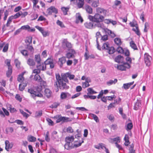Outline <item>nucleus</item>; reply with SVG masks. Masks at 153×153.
<instances>
[{"mask_svg":"<svg viewBox=\"0 0 153 153\" xmlns=\"http://www.w3.org/2000/svg\"><path fill=\"white\" fill-rule=\"evenodd\" d=\"M61 76L59 74H56V81L54 82V86L56 92L59 91V88L62 90L69 89V87L67 85V83H69L67 78H68L71 80L74 79L75 77L74 75L71 74L69 72L62 74Z\"/></svg>","mask_w":153,"mask_h":153,"instance_id":"f257e3e1","label":"nucleus"},{"mask_svg":"<svg viewBox=\"0 0 153 153\" xmlns=\"http://www.w3.org/2000/svg\"><path fill=\"white\" fill-rule=\"evenodd\" d=\"M108 39V36L107 35H105L101 36V39L104 41H105Z\"/></svg>","mask_w":153,"mask_h":153,"instance_id":"774afa93","label":"nucleus"},{"mask_svg":"<svg viewBox=\"0 0 153 153\" xmlns=\"http://www.w3.org/2000/svg\"><path fill=\"white\" fill-rule=\"evenodd\" d=\"M30 26L28 25L23 26L20 28V29L24 30H27V31H28V30Z\"/></svg>","mask_w":153,"mask_h":153,"instance_id":"603ef678","label":"nucleus"},{"mask_svg":"<svg viewBox=\"0 0 153 153\" xmlns=\"http://www.w3.org/2000/svg\"><path fill=\"white\" fill-rule=\"evenodd\" d=\"M21 53L25 56H27L28 55V51L25 50H23L20 51Z\"/></svg>","mask_w":153,"mask_h":153,"instance_id":"de8ad7c7","label":"nucleus"},{"mask_svg":"<svg viewBox=\"0 0 153 153\" xmlns=\"http://www.w3.org/2000/svg\"><path fill=\"white\" fill-rule=\"evenodd\" d=\"M82 141L81 142L79 141L78 142L79 143L78 144H74V146L72 145V143L66 142L64 146L65 148V149H66L67 150H70L74 148V147L76 148L78 147L81 146L82 143L84 142V140L82 138Z\"/></svg>","mask_w":153,"mask_h":153,"instance_id":"20e7f679","label":"nucleus"},{"mask_svg":"<svg viewBox=\"0 0 153 153\" xmlns=\"http://www.w3.org/2000/svg\"><path fill=\"white\" fill-rule=\"evenodd\" d=\"M85 27L87 28L91 29L95 27V25L92 22H87L84 24Z\"/></svg>","mask_w":153,"mask_h":153,"instance_id":"dca6fc26","label":"nucleus"},{"mask_svg":"<svg viewBox=\"0 0 153 153\" xmlns=\"http://www.w3.org/2000/svg\"><path fill=\"white\" fill-rule=\"evenodd\" d=\"M59 104L60 103L59 102H54L51 105V107L52 108H56L59 105Z\"/></svg>","mask_w":153,"mask_h":153,"instance_id":"09e8293b","label":"nucleus"},{"mask_svg":"<svg viewBox=\"0 0 153 153\" xmlns=\"http://www.w3.org/2000/svg\"><path fill=\"white\" fill-rule=\"evenodd\" d=\"M57 24L60 26L62 27H65V26L63 23V22L59 20H58L56 22Z\"/></svg>","mask_w":153,"mask_h":153,"instance_id":"864d4df0","label":"nucleus"},{"mask_svg":"<svg viewBox=\"0 0 153 153\" xmlns=\"http://www.w3.org/2000/svg\"><path fill=\"white\" fill-rule=\"evenodd\" d=\"M134 83V81L126 83H124L123 84V85L122 87V88H123L124 89L126 90L128 89L130 86L131 85H132Z\"/></svg>","mask_w":153,"mask_h":153,"instance_id":"6ab92c4d","label":"nucleus"},{"mask_svg":"<svg viewBox=\"0 0 153 153\" xmlns=\"http://www.w3.org/2000/svg\"><path fill=\"white\" fill-rule=\"evenodd\" d=\"M89 85L88 82V81L87 79H85V82H84L82 83V87L85 88L86 87H88Z\"/></svg>","mask_w":153,"mask_h":153,"instance_id":"a18cd8bd","label":"nucleus"},{"mask_svg":"<svg viewBox=\"0 0 153 153\" xmlns=\"http://www.w3.org/2000/svg\"><path fill=\"white\" fill-rule=\"evenodd\" d=\"M88 19L90 21L97 23V26L98 27H102V25L100 23L104 20V17L98 13H96L94 16L89 15L88 16Z\"/></svg>","mask_w":153,"mask_h":153,"instance_id":"f03ea898","label":"nucleus"},{"mask_svg":"<svg viewBox=\"0 0 153 153\" xmlns=\"http://www.w3.org/2000/svg\"><path fill=\"white\" fill-rule=\"evenodd\" d=\"M74 140V138L73 136L66 137L65 139L66 142L68 143H72Z\"/></svg>","mask_w":153,"mask_h":153,"instance_id":"4be33fe9","label":"nucleus"},{"mask_svg":"<svg viewBox=\"0 0 153 153\" xmlns=\"http://www.w3.org/2000/svg\"><path fill=\"white\" fill-rule=\"evenodd\" d=\"M115 43L118 45H120L121 44V40L118 38H116L114 39Z\"/></svg>","mask_w":153,"mask_h":153,"instance_id":"a19ab883","label":"nucleus"},{"mask_svg":"<svg viewBox=\"0 0 153 153\" xmlns=\"http://www.w3.org/2000/svg\"><path fill=\"white\" fill-rule=\"evenodd\" d=\"M76 53L75 51L73 49L69 50L68 52L67 53L66 56L68 59L74 57V54Z\"/></svg>","mask_w":153,"mask_h":153,"instance_id":"1a4fd4ad","label":"nucleus"},{"mask_svg":"<svg viewBox=\"0 0 153 153\" xmlns=\"http://www.w3.org/2000/svg\"><path fill=\"white\" fill-rule=\"evenodd\" d=\"M46 120L48 123V125L50 126H53L54 125L53 122L49 118H47Z\"/></svg>","mask_w":153,"mask_h":153,"instance_id":"8fccbe9b","label":"nucleus"},{"mask_svg":"<svg viewBox=\"0 0 153 153\" xmlns=\"http://www.w3.org/2000/svg\"><path fill=\"white\" fill-rule=\"evenodd\" d=\"M117 81V79H115L114 80H110L107 82V84L108 85H112L113 83L114 84H115Z\"/></svg>","mask_w":153,"mask_h":153,"instance_id":"f704fd0d","label":"nucleus"},{"mask_svg":"<svg viewBox=\"0 0 153 153\" xmlns=\"http://www.w3.org/2000/svg\"><path fill=\"white\" fill-rule=\"evenodd\" d=\"M42 110H39L36 112L35 114L34 117L35 118H39L42 116Z\"/></svg>","mask_w":153,"mask_h":153,"instance_id":"393cba45","label":"nucleus"},{"mask_svg":"<svg viewBox=\"0 0 153 153\" xmlns=\"http://www.w3.org/2000/svg\"><path fill=\"white\" fill-rule=\"evenodd\" d=\"M62 45H65L66 47L68 48H71V45L67 41V39H64L62 41Z\"/></svg>","mask_w":153,"mask_h":153,"instance_id":"a211bd4d","label":"nucleus"},{"mask_svg":"<svg viewBox=\"0 0 153 153\" xmlns=\"http://www.w3.org/2000/svg\"><path fill=\"white\" fill-rule=\"evenodd\" d=\"M109 45V44L108 42L105 43L102 46V48L106 50L109 54H113L115 52V49L114 47H110Z\"/></svg>","mask_w":153,"mask_h":153,"instance_id":"423d86ee","label":"nucleus"},{"mask_svg":"<svg viewBox=\"0 0 153 153\" xmlns=\"http://www.w3.org/2000/svg\"><path fill=\"white\" fill-rule=\"evenodd\" d=\"M83 20L79 13H77L76 15V23H78L80 22L82 23Z\"/></svg>","mask_w":153,"mask_h":153,"instance_id":"f3484780","label":"nucleus"},{"mask_svg":"<svg viewBox=\"0 0 153 153\" xmlns=\"http://www.w3.org/2000/svg\"><path fill=\"white\" fill-rule=\"evenodd\" d=\"M129 24H130V26L131 27H135L136 28V26H138L136 22H135L133 21L132 22H131L129 23Z\"/></svg>","mask_w":153,"mask_h":153,"instance_id":"5fc2aeb1","label":"nucleus"},{"mask_svg":"<svg viewBox=\"0 0 153 153\" xmlns=\"http://www.w3.org/2000/svg\"><path fill=\"white\" fill-rule=\"evenodd\" d=\"M104 30L106 34L109 35L111 37L114 38L115 36V35L114 33L111 30L107 28L105 29Z\"/></svg>","mask_w":153,"mask_h":153,"instance_id":"2eb2a0df","label":"nucleus"},{"mask_svg":"<svg viewBox=\"0 0 153 153\" xmlns=\"http://www.w3.org/2000/svg\"><path fill=\"white\" fill-rule=\"evenodd\" d=\"M99 5V1L97 0L93 1L91 4L92 7H95L98 6Z\"/></svg>","mask_w":153,"mask_h":153,"instance_id":"c9c22d12","label":"nucleus"},{"mask_svg":"<svg viewBox=\"0 0 153 153\" xmlns=\"http://www.w3.org/2000/svg\"><path fill=\"white\" fill-rule=\"evenodd\" d=\"M5 63L8 66V68L12 67L10 65V60L9 59H7L5 61Z\"/></svg>","mask_w":153,"mask_h":153,"instance_id":"6e6d98bb","label":"nucleus"},{"mask_svg":"<svg viewBox=\"0 0 153 153\" xmlns=\"http://www.w3.org/2000/svg\"><path fill=\"white\" fill-rule=\"evenodd\" d=\"M125 55L126 56H129L130 55V52L128 49L124 50V53Z\"/></svg>","mask_w":153,"mask_h":153,"instance_id":"0e129e2a","label":"nucleus"},{"mask_svg":"<svg viewBox=\"0 0 153 153\" xmlns=\"http://www.w3.org/2000/svg\"><path fill=\"white\" fill-rule=\"evenodd\" d=\"M12 67L8 68V70L6 72V75L7 77H9L12 74Z\"/></svg>","mask_w":153,"mask_h":153,"instance_id":"7c9ffc66","label":"nucleus"},{"mask_svg":"<svg viewBox=\"0 0 153 153\" xmlns=\"http://www.w3.org/2000/svg\"><path fill=\"white\" fill-rule=\"evenodd\" d=\"M152 60L151 57L147 53H146L144 55V60L147 66H149L151 64V61Z\"/></svg>","mask_w":153,"mask_h":153,"instance_id":"0eeeda50","label":"nucleus"},{"mask_svg":"<svg viewBox=\"0 0 153 153\" xmlns=\"http://www.w3.org/2000/svg\"><path fill=\"white\" fill-rule=\"evenodd\" d=\"M132 30L135 32V33L138 36H140V33L139 31L138 26L136 27V29L133 28Z\"/></svg>","mask_w":153,"mask_h":153,"instance_id":"ea45409f","label":"nucleus"},{"mask_svg":"<svg viewBox=\"0 0 153 153\" xmlns=\"http://www.w3.org/2000/svg\"><path fill=\"white\" fill-rule=\"evenodd\" d=\"M52 92L48 88H46L45 90V94L47 98H49L51 96Z\"/></svg>","mask_w":153,"mask_h":153,"instance_id":"412c9836","label":"nucleus"},{"mask_svg":"<svg viewBox=\"0 0 153 153\" xmlns=\"http://www.w3.org/2000/svg\"><path fill=\"white\" fill-rule=\"evenodd\" d=\"M130 67V65L127 62L124 63L123 65H118L117 68L122 71L126 70V68H129Z\"/></svg>","mask_w":153,"mask_h":153,"instance_id":"6e6552de","label":"nucleus"},{"mask_svg":"<svg viewBox=\"0 0 153 153\" xmlns=\"http://www.w3.org/2000/svg\"><path fill=\"white\" fill-rule=\"evenodd\" d=\"M124 59V58L123 56L119 55L115 58L114 60L115 62L118 63H122L123 62Z\"/></svg>","mask_w":153,"mask_h":153,"instance_id":"ddd939ff","label":"nucleus"},{"mask_svg":"<svg viewBox=\"0 0 153 153\" xmlns=\"http://www.w3.org/2000/svg\"><path fill=\"white\" fill-rule=\"evenodd\" d=\"M116 51L119 53L123 54L124 53V50L121 47H118Z\"/></svg>","mask_w":153,"mask_h":153,"instance_id":"79ce46f5","label":"nucleus"},{"mask_svg":"<svg viewBox=\"0 0 153 153\" xmlns=\"http://www.w3.org/2000/svg\"><path fill=\"white\" fill-rule=\"evenodd\" d=\"M69 8L68 7H62L61 8V10L63 12L64 15L67 14V12L68 11Z\"/></svg>","mask_w":153,"mask_h":153,"instance_id":"58836bf2","label":"nucleus"},{"mask_svg":"<svg viewBox=\"0 0 153 153\" xmlns=\"http://www.w3.org/2000/svg\"><path fill=\"white\" fill-rule=\"evenodd\" d=\"M24 73H23L19 75L17 78V80L20 82H22L24 80L23 75Z\"/></svg>","mask_w":153,"mask_h":153,"instance_id":"c85d7f7f","label":"nucleus"},{"mask_svg":"<svg viewBox=\"0 0 153 153\" xmlns=\"http://www.w3.org/2000/svg\"><path fill=\"white\" fill-rule=\"evenodd\" d=\"M59 62L60 63V67H62L63 64L65 63L66 62V57L64 56L59 58Z\"/></svg>","mask_w":153,"mask_h":153,"instance_id":"aec40b11","label":"nucleus"},{"mask_svg":"<svg viewBox=\"0 0 153 153\" xmlns=\"http://www.w3.org/2000/svg\"><path fill=\"white\" fill-rule=\"evenodd\" d=\"M27 49L30 51L31 52L33 51H34L33 48L32 46H30L28 45H27Z\"/></svg>","mask_w":153,"mask_h":153,"instance_id":"e2e57ef3","label":"nucleus"},{"mask_svg":"<svg viewBox=\"0 0 153 153\" xmlns=\"http://www.w3.org/2000/svg\"><path fill=\"white\" fill-rule=\"evenodd\" d=\"M134 145L132 144L130 145V147L129 149L128 153H133L135 152V150L134 149Z\"/></svg>","mask_w":153,"mask_h":153,"instance_id":"72a5a7b5","label":"nucleus"},{"mask_svg":"<svg viewBox=\"0 0 153 153\" xmlns=\"http://www.w3.org/2000/svg\"><path fill=\"white\" fill-rule=\"evenodd\" d=\"M130 45L131 48L134 50H138L137 46L133 41H131L130 42Z\"/></svg>","mask_w":153,"mask_h":153,"instance_id":"a878e982","label":"nucleus"},{"mask_svg":"<svg viewBox=\"0 0 153 153\" xmlns=\"http://www.w3.org/2000/svg\"><path fill=\"white\" fill-rule=\"evenodd\" d=\"M14 62L16 67L17 68H19V65H20V62L19 61L16 59H15Z\"/></svg>","mask_w":153,"mask_h":153,"instance_id":"4d7b16f0","label":"nucleus"},{"mask_svg":"<svg viewBox=\"0 0 153 153\" xmlns=\"http://www.w3.org/2000/svg\"><path fill=\"white\" fill-rule=\"evenodd\" d=\"M20 16L22 18L25 17L28 14V13L27 12H25L24 13H22V12L20 11Z\"/></svg>","mask_w":153,"mask_h":153,"instance_id":"052dcab7","label":"nucleus"},{"mask_svg":"<svg viewBox=\"0 0 153 153\" xmlns=\"http://www.w3.org/2000/svg\"><path fill=\"white\" fill-rule=\"evenodd\" d=\"M20 11L17 13H16L13 16H12L13 17L14 19H16L19 18V17L20 16V13H21Z\"/></svg>","mask_w":153,"mask_h":153,"instance_id":"13d9d810","label":"nucleus"},{"mask_svg":"<svg viewBox=\"0 0 153 153\" xmlns=\"http://www.w3.org/2000/svg\"><path fill=\"white\" fill-rule=\"evenodd\" d=\"M120 138L119 137H117L116 138H113V143L115 142V143H117L118 142H120Z\"/></svg>","mask_w":153,"mask_h":153,"instance_id":"bf43d9fd","label":"nucleus"},{"mask_svg":"<svg viewBox=\"0 0 153 153\" xmlns=\"http://www.w3.org/2000/svg\"><path fill=\"white\" fill-rule=\"evenodd\" d=\"M86 12L89 14H92L93 13V10L91 7L88 5H86L85 7Z\"/></svg>","mask_w":153,"mask_h":153,"instance_id":"5701e85b","label":"nucleus"},{"mask_svg":"<svg viewBox=\"0 0 153 153\" xmlns=\"http://www.w3.org/2000/svg\"><path fill=\"white\" fill-rule=\"evenodd\" d=\"M90 117H92L96 122H98L99 121L98 117L95 114H89Z\"/></svg>","mask_w":153,"mask_h":153,"instance_id":"473e14b6","label":"nucleus"},{"mask_svg":"<svg viewBox=\"0 0 153 153\" xmlns=\"http://www.w3.org/2000/svg\"><path fill=\"white\" fill-rule=\"evenodd\" d=\"M96 13L99 14H102L103 15H105L106 14V10L103 8L98 7L96 9Z\"/></svg>","mask_w":153,"mask_h":153,"instance_id":"f8f14e48","label":"nucleus"},{"mask_svg":"<svg viewBox=\"0 0 153 153\" xmlns=\"http://www.w3.org/2000/svg\"><path fill=\"white\" fill-rule=\"evenodd\" d=\"M5 149L7 151H9L10 149H11L13 145L12 143H10L8 140H6L5 142Z\"/></svg>","mask_w":153,"mask_h":153,"instance_id":"9d476101","label":"nucleus"},{"mask_svg":"<svg viewBox=\"0 0 153 153\" xmlns=\"http://www.w3.org/2000/svg\"><path fill=\"white\" fill-rule=\"evenodd\" d=\"M35 61L37 62V64H40L41 61L40 55L39 54L35 55Z\"/></svg>","mask_w":153,"mask_h":153,"instance_id":"c756f323","label":"nucleus"},{"mask_svg":"<svg viewBox=\"0 0 153 153\" xmlns=\"http://www.w3.org/2000/svg\"><path fill=\"white\" fill-rule=\"evenodd\" d=\"M28 92L30 94L31 96L33 98H34L36 97H42L43 96L42 94H41L39 91H35L32 88L28 89Z\"/></svg>","mask_w":153,"mask_h":153,"instance_id":"39448f33","label":"nucleus"},{"mask_svg":"<svg viewBox=\"0 0 153 153\" xmlns=\"http://www.w3.org/2000/svg\"><path fill=\"white\" fill-rule=\"evenodd\" d=\"M87 90L88 92L87 93V94L88 95L95 94L97 93L96 91H94L93 89L91 88H88Z\"/></svg>","mask_w":153,"mask_h":153,"instance_id":"2f4dec72","label":"nucleus"},{"mask_svg":"<svg viewBox=\"0 0 153 153\" xmlns=\"http://www.w3.org/2000/svg\"><path fill=\"white\" fill-rule=\"evenodd\" d=\"M19 111L20 113L23 115V117H25L26 118H27L29 116V115L26 112H24L22 110L19 109Z\"/></svg>","mask_w":153,"mask_h":153,"instance_id":"37998d69","label":"nucleus"},{"mask_svg":"<svg viewBox=\"0 0 153 153\" xmlns=\"http://www.w3.org/2000/svg\"><path fill=\"white\" fill-rule=\"evenodd\" d=\"M15 98L16 100L21 102L22 100V98L21 97L19 94H17L16 95Z\"/></svg>","mask_w":153,"mask_h":153,"instance_id":"338daca9","label":"nucleus"},{"mask_svg":"<svg viewBox=\"0 0 153 153\" xmlns=\"http://www.w3.org/2000/svg\"><path fill=\"white\" fill-rule=\"evenodd\" d=\"M44 37H45L47 36H49L50 34V32L48 30H44L41 33Z\"/></svg>","mask_w":153,"mask_h":153,"instance_id":"e433bc0d","label":"nucleus"},{"mask_svg":"<svg viewBox=\"0 0 153 153\" xmlns=\"http://www.w3.org/2000/svg\"><path fill=\"white\" fill-rule=\"evenodd\" d=\"M141 100H137L134 106V109L136 110H137L141 107Z\"/></svg>","mask_w":153,"mask_h":153,"instance_id":"4468645a","label":"nucleus"},{"mask_svg":"<svg viewBox=\"0 0 153 153\" xmlns=\"http://www.w3.org/2000/svg\"><path fill=\"white\" fill-rule=\"evenodd\" d=\"M133 127V124L131 123H128L127 125L126 129L127 131L131 130Z\"/></svg>","mask_w":153,"mask_h":153,"instance_id":"c03bdc74","label":"nucleus"},{"mask_svg":"<svg viewBox=\"0 0 153 153\" xmlns=\"http://www.w3.org/2000/svg\"><path fill=\"white\" fill-rule=\"evenodd\" d=\"M34 79L35 81L39 82H41L42 81V79L40 76L38 74H36L34 76Z\"/></svg>","mask_w":153,"mask_h":153,"instance_id":"4c0bfd02","label":"nucleus"},{"mask_svg":"<svg viewBox=\"0 0 153 153\" xmlns=\"http://www.w3.org/2000/svg\"><path fill=\"white\" fill-rule=\"evenodd\" d=\"M70 95V94L68 93L62 92L60 95V98L61 99H64L66 98L68 96Z\"/></svg>","mask_w":153,"mask_h":153,"instance_id":"bb28decb","label":"nucleus"},{"mask_svg":"<svg viewBox=\"0 0 153 153\" xmlns=\"http://www.w3.org/2000/svg\"><path fill=\"white\" fill-rule=\"evenodd\" d=\"M47 12L48 14L50 15L51 14L53 13L56 14L58 13V10L55 7H51L48 9Z\"/></svg>","mask_w":153,"mask_h":153,"instance_id":"9b49d317","label":"nucleus"},{"mask_svg":"<svg viewBox=\"0 0 153 153\" xmlns=\"http://www.w3.org/2000/svg\"><path fill=\"white\" fill-rule=\"evenodd\" d=\"M28 140L30 142H34L36 141V138L31 135H29L27 137Z\"/></svg>","mask_w":153,"mask_h":153,"instance_id":"cd10ccee","label":"nucleus"},{"mask_svg":"<svg viewBox=\"0 0 153 153\" xmlns=\"http://www.w3.org/2000/svg\"><path fill=\"white\" fill-rule=\"evenodd\" d=\"M27 64L30 66H33L35 65V62L34 60L31 59H28L27 61Z\"/></svg>","mask_w":153,"mask_h":153,"instance_id":"b1692460","label":"nucleus"},{"mask_svg":"<svg viewBox=\"0 0 153 153\" xmlns=\"http://www.w3.org/2000/svg\"><path fill=\"white\" fill-rule=\"evenodd\" d=\"M54 118L56 119V122L57 123H59L61 122H62V123H65L71 121V120H70L69 118L62 117L61 115H56L54 117Z\"/></svg>","mask_w":153,"mask_h":153,"instance_id":"7ed1b4c3","label":"nucleus"},{"mask_svg":"<svg viewBox=\"0 0 153 153\" xmlns=\"http://www.w3.org/2000/svg\"><path fill=\"white\" fill-rule=\"evenodd\" d=\"M127 57L126 58V60L127 62H128L129 64H131V58L129 57V56H126Z\"/></svg>","mask_w":153,"mask_h":153,"instance_id":"69168bd1","label":"nucleus"},{"mask_svg":"<svg viewBox=\"0 0 153 153\" xmlns=\"http://www.w3.org/2000/svg\"><path fill=\"white\" fill-rule=\"evenodd\" d=\"M53 62V60L51 59H48L44 63L46 65H48L50 64Z\"/></svg>","mask_w":153,"mask_h":153,"instance_id":"49530a36","label":"nucleus"},{"mask_svg":"<svg viewBox=\"0 0 153 153\" xmlns=\"http://www.w3.org/2000/svg\"><path fill=\"white\" fill-rule=\"evenodd\" d=\"M8 44H7L4 46V48L2 50L3 52H6L7 51L8 48Z\"/></svg>","mask_w":153,"mask_h":153,"instance_id":"3c124183","label":"nucleus"},{"mask_svg":"<svg viewBox=\"0 0 153 153\" xmlns=\"http://www.w3.org/2000/svg\"><path fill=\"white\" fill-rule=\"evenodd\" d=\"M8 15V12L7 10H6L4 12V21L6 20L7 17Z\"/></svg>","mask_w":153,"mask_h":153,"instance_id":"680f3d73","label":"nucleus"}]
</instances>
